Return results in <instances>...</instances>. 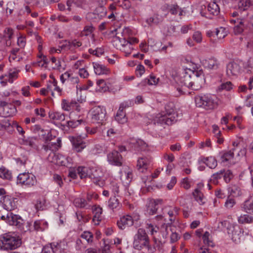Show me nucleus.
Wrapping results in <instances>:
<instances>
[{
    "label": "nucleus",
    "mask_w": 253,
    "mask_h": 253,
    "mask_svg": "<svg viewBox=\"0 0 253 253\" xmlns=\"http://www.w3.org/2000/svg\"><path fill=\"white\" fill-rule=\"evenodd\" d=\"M132 173L130 171L124 172L121 176V179L126 184H129L132 179Z\"/></svg>",
    "instance_id": "obj_52"
},
{
    "label": "nucleus",
    "mask_w": 253,
    "mask_h": 253,
    "mask_svg": "<svg viewBox=\"0 0 253 253\" xmlns=\"http://www.w3.org/2000/svg\"><path fill=\"white\" fill-rule=\"evenodd\" d=\"M123 158L117 151H113L107 155V160L109 164L117 166H121L122 164Z\"/></svg>",
    "instance_id": "obj_16"
},
{
    "label": "nucleus",
    "mask_w": 253,
    "mask_h": 253,
    "mask_svg": "<svg viewBox=\"0 0 253 253\" xmlns=\"http://www.w3.org/2000/svg\"><path fill=\"white\" fill-rule=\"evenodd\" d=\"M236 150L235 148L232 149V150L224 153L221 156V162L225 163L233 159L234 155V152Z\"/></svg>",
    "instance_id": "obj_39"
},
{
    "label": "nucleus",
    "mask_w": 253,
    "mask_h": 253,
    "mask_svg": "<svg viewBox=\"0 0 253 253\" xmlns=\"http://www.w3.org/2000/svg\"><path fill=\"white\" fill-rule=\"evenodd\" d=\"M158 81L159 79H156V78L154 76H151L149 79H144L138 84V86L145 85L146 84H149L150 85H155L158 83Z\"/></svg>",
    "instance_id": "obj_48"
},
{
    "label": "nucleus",
    "mask_w": 253,
    "mask_h": 253,
    "mask_svg": "<svg viewBox=\"0 0 253 253\" xmlns=\"http://www.w3.org/2000/svg\"><path fill=\"white\" fill-rule=\"evenodd\" d=\"M179 210V209L177 207H174L173 209H169V210H165V211L169 216V221L170 223H172L175 220V216L178 214Z\"/></svg>",
    "instance_id": "obj_34"
},
{
    "label": "nucleus",
    "mask_w": 253,
    "mask_h": 253,
    "mask_svg": "<svg viewBox=\"0 0 253 253\" xmlns=\"http://www.w3.org/2000/svg\"><path fill=\"white\" fill-rule=\"evenodd\" d=\"M162 201L151 199L149 200L146 205L145 214L146 215H154L157 213V210L160 208Z\"/></svg>",
    "instance_id": "obj_11"
},
{
    "label": "nucleus",
    "mask_w": 253,
    "mask_h": 253,
    "mask_svg": "<svg viewBox=\"0 0 253 253\" xmlns=\"http://www.w3.org/2000/svg\"><path fill=\"white\" fill-rule=\"evenodd\" d=\"M232 88V84L230 82H227L225 83L222 84L218 88L219 90H226L227 91L230 90Z\"/></svg>",
    "instance_id": "obj_61"
},
{
    "label": "nucleus",
    "mask_w": 253,
    "mask_h": 253,
    "mask_svg": "<svg viewBox=\"0 0 253 253\" xmlns=\"http://www.w3.org/2000/svg\"><path fill=\"white\" fill-rule=\"evenodd\" d=\"M123 38H120L119 36H115L112 39V44L114 47L117 49H120L123 45H124L126 41V37L123 35Z\"/></svg>",
    "instance_id": "obj_28"
},
{
    "label": "nucleus",
    "mask_w": 253,
    "mask_h": 253,
    "mask_svg": "<svg viewBox=\"0 0 253 253\" xmlns=\"http://www.w3.org/2000/svg\"><path fill=\"white\" fill-rule=\"evenodd\" d=\"M163 20V17L158 14H155L152 16L147 18L146 22L148 25L152 26L157 25L162 22Z\"/></svg>",
    "instance_id": "obj_27"
},
{
    "label": "nucleus",
    "mask_w": 253,
    "mask_h": 253,
    "mask_svg": "<svg viewBox=\"0 0 253 253\" xmlns=\"http://www.w3.org/2000/svg\"><path fill=\"white\" fill-rule=\"evenodd\" d=\"M92 121L98 124H103L106 120V111L103 106H95L91 110Z\"/></svg>",
    "instance_id": "obj_5"
},
{
    "label": "nucleus",
    "mask_w": 253,
    "mask_h": 253,
    "mask_svg": "<svg viewBox=\"0 0 253 253\" xmlns=\"http://www.w3.org/2000/svg\"><path fill=\"white\" fill-rule=\"evenodd\" d=\"M191 72H193L188 70L183 73L180 78V82L182 85L191 89L193 76H191Z\"/></svg>",
    "instance_id": "obj_20"
},
{
    "label": "nucleus",
    "mask_w": 253,
    "mask_h": 253,
    "mask_svg": "<svg viewBox=\"0 0 253 253\" xmlns=\"http://www.w3.org/2000/svg\"><path fill=\"white\" fill-rule=\"evenodd\" d=\"M16 112V109L15 107L10 104L0 111V116L3 117H8L13 116Z\"/></svg>",
    "instance_id": "obj_22"
},
{
    "label": "nucleus",
    "mask_w": 253,
    "mask_h": 253,
    "mask_svg": "<svg viewBox=\"0 0 253 253\" xmlns=\"http://www.w3.org/2000/svg\"><path fill=\"white\" fill-rule=\"evenodd\" d=\"M152 158L149 156H144L138 158L137 162V169L141 172H145L150 166Z\"/></svg>",
    "instance_id": "obj_13"
},
{
    "label": "nucleus",
    "mask_w": 253,
    "mask_h": 253,
    "mask_svg": "<svg viewBox=\"0 0 253 253\" xmlns=\"http://www.w3.org/2000/svg\"><path fill=\"white\" fill-rule=\"evenodd\" d=\"M244 68L248 72H251L253 69V58H250L244 64Z\"/></svg>",
    "instance_id": "obj_60"
},
{
    "label": "nucleus",
    "mask_w": 253,
    "mask_h": 253,
    "mask_svg": "<svg viewBox=\"0 0 253 253\" xmlns=\"http://www.w3.org/2000/svg\"><path fill=\"white\" fill-rule=\"evenodd\" d=\"M128 106L127 103L125 102L122 103L120 104L115 116V120L119 123L124 124L127 122V118L126 117L125 109Z\"/></svg>",
    "instance_id": "obj_14"
},
{
    "label": "nucleus",
    "mask_w": 253,
    "mask_h": 253,
    "mask_svg": "<svg viewBox=\"0 0 253 253\" xmlns=\"http://www.w3.org/2000/svg\"><path fill=\"white\" fill-rule=\"evenodd\" d=\"M19 72L20 70L16 68L10 69L8 74L5 75V81L11 84L13 83V81L18 78Z\"/></svg>",
    "instance_id": "obj_26"
},
{
    "label": "nucleus",
    "mask_w": 253,
    "mask_h": 253,
    "mask_svg": "<svg viewBox=\"0 0 253 253\" xmlns=\"http://www.w3.org/2000/svg\"><path fill=\"white\" fill-rule=\"evenodd\" d=\"M93 29L92 25H87L84 27V30L81 32V35L87 36L92 33Z\"/></svg>",
    "instance_id": "obj_63"
},
{
    "label": "nucleus",
    "mask_w": 253,
    "mask_h": 253,
    "mask_svg": "<svg viewBox=\"0 0 253 253\" xmlns=\"http://www.w3.org/2000/svg\"><path fill=\"white\" fill-rule=\"evenodd\" d=\"M203 65L209 69L215 70L218 68V62L216 59L211 58L203 61Z\"/></svg>",
    "instance_id": "obj_24"
},
{
    "label": "nucleus",
    "mask_w": 253,
    "mask_h": 253,
    "mask_svg": "<svg viewBox=\"0 0 253 253\" xmlns=\"http://www.w3.org/2000/svg\"><path fill=\"white\" fill-rule=\"evenodd\" d=\"M208 11L212 15H217L219 12V7L215 1L211 2L208 6Z\"/></svg>",
    "instance_id": "obj_35"
},
{
    "label": "nucleus",
    "mask_w": 253,
    "mask_h": 253,
    "mask_svg": "<svg viewBox=\"0 0 253 253\" xmlns=\"http://www.w3.org/2000/svg\"><path fill=\"white\" fill-rule=\"evenodd\" d=\"M193 196L195 199V200L199 202L200 203H204V202L203 201V195L201 191L198 189H196L193 193Z\"/></svg>",
    "instance_id": "obj_55"
},
{
    "label": "nucleus",
    "mask_w": 253,
    "mask_h": 253,
    "mask_svg": "<svg viewBox=\"0 0 253 253\" xmlns=\"http://www.w3.org/2000/svg\"><path fill=\"white\" fill-rule=\"evenodd\" d=\"M93 212L94 213L93 221L95 224H98L99 222L101 220L102 209L99 206H94L93 208Z\"/></svg>",
    "instance_id": "obj_29"
},
{
    "label": "nucleus",
    "mask_w": 253,
    "mask_h": 253,
    "mask_svg": "<svg viewBox=\"0 0 253 253\" xmlns=\"http://www.w3.org/2000/svg\"><path fill=\"white\" fill-rule=\"evenodd\" d=\"M48 161L55 165L68 167L72 162V160L69 157H65L61 154H56L51 152L47 157Z\"/></svg>",
    "instance_id": "obj_4"
},
{
    "label": "nucleus",
    "mask_w": 253,
    "mask_h": 253,
    "mask_svg": "<svg viewBox=\"0 0 253 253\" xmlns=\"http://www.w3.org/2000/svg\"><path fill=\"white\" fill-rule=\"evenodd\" d=\"M154 241L155 244L153 247H152L149 244V239L145 230L139 228L134 237L133 247L138 250H141L145 247L149 253H153L156 251L157 247L159 248L160 243V242L157 241L155 238Z\"/></svg>",
    "instance_id": "obj_1"
},
{
    "label": "nucleus",
    "mask_w": 253,
    "mask_h": 253,
    "mask_svg": "<svg viewBox=\"0 0 253 253\" xmlns=\"http://www.w3.org/2000/svg\"><path fill=\"white\" fill-rule=\"evenodd\" d=\"M61 146V140L60 138H58L56 142H50L42 146V148L46 151L51 150V152H54L58 150Z\"/></svg>",
    "instance_id": "obj_23"
},
{
    "label": "nucleus",
    "mask_w": 253,
    "mask_h": 253,
    "mask_svg": "<svg viewBox=\"0 0 253 253\" xmlns=\"http://www.w3.org/2000/svg\"><path fill=\"white\" fill-rule=\"evenodd\" d=\"M31 12L30 7L28 5L24 6L18 10L17 13L16 18L18 20H21L22 16L26 12L27 14L30 13Z\"/></svg>",
    "instance_id": "obj_50"
},
{
    "label": "nucleus",
    "mask_w": 253,
    "mask_h": 253,
    "mask_svg": "<svg viewBox=\"0 0 253 253\" xmlns=\"http://www.w3.org/2000/svg\"><path fill=\"white\" fill-rule=\"evenodd\" d=\"M133 217L130 215H126L121 217L117 221L118 227L121 229H124L126 227L131 226L133 224Z\"/></svg>",
    "instance_id": "obj_19"
},
{
    "label": "nucleus",
    "mask_w": 253,
    "mask_h": 253,
    "mask_svg": "<svg viewBox=\"0 0 253 253\" xmlns=\"http://www.w3.org/2000/svg\"><path fill=\"white\" fill-rule=\"evenodd\" d=\"M22 244L21 239L10 233L0 235V250L8 251L15 250Z\"/></svg>",
    "instance_id": "obj_2"
},
{
    "label": "nucleus",
    "mask_w": 253,
    "mask_h": 253,
    "mask_svg": "<svg viewBox=\"0 0 253 253\" xmlns=\"http://www.w3.org/2000/svg\"><path fill=\"white\" fill-rule=\"evenodd\" d=\"M215 34L218 39H222L227 35V33L225 28L220 27L216 29Z\"/></svg>",
    "instance_id": "obj_56"
},
{
    "label": "nucleus",
    "mask_w": 253,
    "mask_h": 253,
    "mask_svg": "<svg viewBox=\"0 0 253 253\" xmlns=\"http://www.w3.org/2000/svg\"><path fill=\"white\" fill-rule=\"evenodd\" d=\"M109 188L111 190L112 192L114 194L115 196L116 195L119 196L120 186L116 181H112L110 183Z\"/></svg>",
    "instance_id": "obj_46"
},
{
    "label": "nucleus",
    "mask_w": 253,
    "mask_h": 253,
    "mask_svg": "<svg viewBox=\"0 0 253 253\" xmlns=\"http://www.w3.org/2000/svg\"><path fill=\"white\" fill-rule=\"evenodd\" d=\"M0 177L9 180L11 178V174L6 169H0Z\"/></svg>",
    "instance_id": "obj_57"
},
{
    "label": "nucleus",
    "mask_w": 253,
    "mask_h": 253,
    "mask_svg": "<svg viewBox=\"0 0 253 253\" xmlns=\"http://www.w3.org/2000/svg\"><path fill=\"white\" fill-rule=\"evenodd\" d=\"M133 49V48L130 43L126 40L124 45H123V47L120 50L125 53V56H127L131 53Z\"/></svg>",
    "instance_id": "obj_49"
},
{
    "label": "nucleus",
    "mask_w": 253,
    "mask_h": 253,
    "mask_svg": "<svg viewBox=\"0 0 253 253\" xmlns=\"http://www.w3.org/2000/svg\"><path fill=\"white\" fill-rule=\"evenodd\" d=\"M82 123H84V121L82 119L78 120H70L67 122L68 126L71 128L76 127L79 125L81 124Z\"/></svg>",
    "instance_id": "obj_58"
},
{
    "label": "nucleus",
    "mask_w": 253,
    "mask_h": 253,
    "mask_svg": "<svg viewBox=\"0 0 253 253\" xmlns=\"http://www.w3.org/2000/svg\"><path fill=\"white\" fill-rule=\"evenodd\" d=\"M238 221L241 224L252 223L253 217L248 214L241 215L238 217Z\"/></svg>",
    "instance_id": "obj_44"
},
{
    "label": "nucleus",
    "mask_w": 253,
    "mask_h": 253,
    "mask_svg": "<svg viewBox=\"0 0 253 253\" xmlns=\"http://www.w3.org/2000/svg\"><path fill=\"white\" fill-rule=\"evenodd\" d=\"M243 208L247 212L253 213V194L245 201Z\"/></svg>",
    "instance_id": "obj_31"
},
{
    "label": "nucleus",
    "mask_w": 253,
    "mask_h": 253,
    "mask_svg": "<svg viewBox=\"0 0 253 253\" xmlns=\"http://www.w3.org/2000/svg\"><path fill=\"white\" fill-rule=\"evenodd\" d=\"M60 245L57 243H53L45 246L41 253H65L60 250Z\"/></svg>",
    "instance_id": "obj_21"
},
{
    "label": "nucleus",
    "mask_w": 253,
    "mask_h": 253,
    "mask_svg": "<svg viewBox=\"0 0 253 253\" xmlns=\"http://www.w3.org/2000/svg\"><path fill=\"white\" fill-rule=\"evenodd\" d=\"M211 238V235L208 231H206L204 233L203 236L204 243L205 245H207L208 247H213L214 246V244Z\"/></svg>",
    "instance_id": "obj_45"
},
{
    "label": "nucleus",
    "mask_w": 253,
    "mask_h": 253,
    "mask_svg": "<svg viewBox=\"0 0 253 253\" xmlns=\"http://www.w3.org/2000/svg\"><path fill=\"white\" fill-rule=\"evenodd\" d=\"M17 183L31 187L37 183V179L32 173L24 172L19 174L17 176Z\"/></svg>",
    "instance_id": "obj_7"
},
{
    "label": "nucleus",
    "mask_w": 253,
    "mask_h": 253,
    "mask_svg": "<svg viewBox=\"0 0 253 253\" xmlns=\"http://www.w3.org/2000/svg\"><path fill=\"white\" fill-rule=\"evenodd\" d=\"M80 238L84 240L87 244H91L93 242V235L89 231H84L80 235Z\"/></svg>",
    "instance_id": "obj_41"
},
{
    "label": "nucleus",
    "mask_w": 253,
    "mask_h": 253,
    "mask_svg": "<svg viewBox=\"0 0 253 253\" xmlns=\"http://www.w3.org/2000/svg\"><path fill=\"white\" fill-rule=\"evenodd\" d=\"M69 139L73 145V149L76 152H80L85 148L86 143L81 137L70 136Z\"/></svg>",
    "instance_id": "obj_15"
},
{
    "label": "nucleus",
    "mask_w": 253,
    "mask_h": 253,
    "mask_svg": "<svg viewBox=\"0 0 253 253\" xmlns=\"http://www.w3.org/2000/svg\"><path fill=\"white\" fill-rule=\"evenodd\" d=\"M196 105L206 110L213 109L218 105V98L211 94H200L195 98Z\"/></svg>",
    "instance_id": "obj_3"
},
{
    "label": "nucleus",
    "mask_w": 253,
    "mask_h": 253,
    "mask_svg": "<svg viewBox=\"0 0 253 253\" xmlns=\"http://www.w3.org/2000/svg\"><path fill=\"white\" fill-rule=\"evenodd\" d=\"M55 84H57V82L55 79H53L52 81L49 82L47 84V88H46L47 91L51 92L52 96H54V93L53 91V89L54 86L55 85Z\"/></svg>",
    "instance_id": "obj_59"
},
{
    "label": "nucleus",
    "mask_w": 253,
    "mask_h": 253,
    "mask_svg": "<svg viewBox=\"0 0 253 253\" xmlns=\"http://www.w3.org/2000/svg\"><path fill=\"white\" fill-rule=\"evenodd\" d=\"M169 11L172 15H175L179 13V16L183 15V11L177 4H170L168 6Z\"/></svg>",
    "instance_id": "obj_37"
},
{
    "label": "nucleus",
    "mask_w": 253,
    "mask_h": 253,
    "mask_svg": "<svg viewBox=\"0 0 253 253\" xmlns=\"http://www.w3.org/2000/svg\"><path fill=\"white\" fill-rule=\"evenodd\" d=\"M94 72L97 75L107 74L108 69L103 65L98 63H93Z\"/></svg>",
    "instance_id": "obj_30"
},
{
    "label": "nucleus",
    "mask_w": 253,
    "mask_h": 253,
    "mask_svg": "<svg viewBox=\"0 0 253 253\" xmlns=\"http://www.w3.org/2000/svg\"><path fill=\"white\" fill-rule=\"evenodd\" d=\"M250 5V0H240L238 3L239 8L243 10H247Z\"/></svg>",
    "instance_id": "obj_53"
},
{
    "label": "nucleus",
    "mask_w": 253,
    "mask_h": 253,
    "mask_svg": "<svg viewBox=\"0 0 253 253\" xmlns=\"http://www.w3.org/2000/svg\"><path fill=\"white\" fill-rule=\"evenodd\" d=\"M73 204L76 207L81 209L84 208L88 205L87 201L84 199L80 197L75 198L74 200Z\"/></svg>",
    "instance_id": "obj_40"
},
{
    "label": "nucleus",
    "mask_w": 253,
    "mask_h": 253,
    "mask_svg": "<svg viewBox=\"0 0 253 253\" xmlns=\"http://www.w3.org/2000/svg\"><path fill=\"white\" fill-rule=\"evenodd\" d=\"M13 35V30L12 28L8 27L4 30V36L8 40H10L12 39Z\"/></svg>",
    "instance_id": "obj_64"
},
{
    "label": "nucleus",
    "mask_w": 253,
    "mask_h": 253,
    "mask_svg": "<svg viewBox=\"0 0 253 253\" xmlns=\"http://www.w3.org/2000/svg\"><path fill=\"white\" fill-rule=\"evenodd\" d=\"M86 247V244L82 240L81 238H78L76 241L75 248L76 250L82 251Z\"/></svg>",
    "instance_id": "obj_54"
},
{
    "label": "nucleus",
    "mask_w": 253,
    "mask_h": 253,
    "mask_svg": "<svg viewBox=\"0 0 253 253\" xmlns=\"http://www.w3.org/2000/svg\"><path fill=\"white\" fill-rule=\"evenodd\" d=\"M165 216H163L162 215H158L156 216V219L158 221H161V226L160 227V229L161 232L163 233V237L167 238L168 235L169 233V228L170 227V222H167L166 218L165 217Z\"/></svg>",
    "instance_id": "obj_17"
},
{
    "label": "nucleus",
    "mask_w": 253,
    "mask_h": 253,
    "mask_svg": "<svg viewBox=\"0 0 253 253\" xmlns=\"http://www.w3.org/2000/svg\"><path fill=\"white\" fill-rule=\"evenodd\" d=\"M244 19L237 18V24L234 27L233 31L236 35L241 34L245 28L244 24Z\"/></svg>",
    "instance_id": "obj_33"
},
{
    "label": "nucleus",
    "mask_w": 253,
    "mask_h": 253,
    "mask_svg": "<svg viewBox=\"0 0 253 253\" xmlns=\"http://www.w3.org/2000/svg\"><path fill=\"white\" fill-rule=\"evenodd\" d=\"M173 106L174 105L172 103H169L166 106L165 108L167 112V114L164 115L159 119L160 122L162 124L171 125L176 122L175 115L174 114H172L174 111Z\"/></svg>",
    "instance_id": "obj_6"
},
{
    "label": "nucleus",
    "mask_w": 253,
    "mask_h": 253,
    "mask_svg": "<svg viewBox=\"0 0 253 253\" xmlns=\"http://www.w3.org/2000/svg\"><path fill=\"white\" fill-rule=\"evenodd\" d=\"M224 173V170H221L219 172L213 174L210 179V181L215 184L218 183V179H220Z\"/></svg>",
    "instance_id": "obj_51"
},
{
    "label": "nucleus",
    "mask_w": 253,
    "mask_h": 253,
    "mask_svg": "<svg viewBox=\"0 0 253 253\" xmlns=\"http://www.w3.org/2000/svg\"><path fill=\"white\" fill-rule=\"evenodd\" d=\"M89 177L91 178L93 183L100 187L104 185L105 181L102 178V172L99 169L95 167L89 168Z\"/></svg>",
    "instance_id": "obj_8"
},
{
    "label": "nucleus",
    "mask_w": 253,
    "mask_h": 253,
    "mask_svg": "<svg viewBox=\"0 0 253 253\" xmlns=\"http://www.w3.org/2000/svg\"><path fill=\"white\" fill-rule=\"evenodd\" d=\"M16 199H14V198L9 196H3L0 201V203L1 204L2 207L7 211H12L15 209L16 207Z\"/></svg>",
    "instance_id": "obj_12"
},
{
    "label": "nucleus",
    "mask_w": 253,
    "mask_h": 253,
    "mask_svg": "<svg viewBox=\"0 0 253 253\" xmlns=\"http://www.w3.org/2000/svg\"><path fill=\"white\" fill-rule=\"evenodd\" d=\"M193 76L191 89L195 90L200 89L205 82L204 75L202 73L191 72Z\"/></svg>",
    "instance_id": "obj_10"
},
{
    "label": "nucleus",
    "mask_w": 253,
    "mask_h": 253,
    "mask_svg": "<svg viewBox=\"0 0 253 253\" xmlns=\"http://www.w3.org/2000/svg\"><path fill=\"white\" fill-rule=\"evenodd\" d=\"M77 102L76 101H68L66 99H63L61 102L62 108L66 111H70L72 108L75 106Z\"/></svg>",
    "instance_id": "obj_36"
},
{
    "label": "nucleus",
    "mask_w": 253,
    "mask_h": 253,
    "mask_svg": "<svg viewBox=\"0 0 253 253\" xmlns=\"http://www.w3.org/2000/svg\"><path fill=\"white\" fill-rule=\"evenodd\" d=\"M122 206L119 200L116 196L110 198L108 201V207L112 210H119Z\"/></svg>",
    "instance_id": "obj_32"
},
{
    "label": "nucleus",
    "mask_w": 253,
    "mask_h": 253,
    "mask_svg": "<svg viewBox=\"0 0 253 253\" xmlns=\"http://www.w3.org/2000/svg\"><path fill=\"white\" fill-rule=\"evenodd\" d=\"M49 117L50 120L57 123H61L65 120V114L60 112H49Z\"/></svg>",
    "instance_id": "obj_25"
},
{
    "label": "nucleus",
    "mask_w": 253,
    "mask_h": 253,
    "mask_svg": "<svg viewBox=\"0 0 253 253\" xmlns=\"http://www.w3.org/2000/svg\"><path fill=\"white\" fill-rule=\"evenodd\" d=\"M101 16L94 12H90L87 14V17L93 22H96L100 19Z\"/></svg>",
    "instance_id": "obj_62"
},
{
    "label": "nucleus",
    "mask_w": 253,
    "mask_h": 253,
    "mask_svg": "<svg viewBox=\"0 0 253 253\" xmlns=\"http://www.w3.org/2000/svg\"><path fill=\"white\" fill-rule=\"evenodd\" d=\"M228 233L231 235L232 240L235 243L237 244L240 242L241 239L243 236L244 231L238 226L230 225L227 227Z\"/></svg>",
    "instance_id": "obj_9"
},
{
    "label": "nucleus",
    "mask_w": 253,
    "mask_h": 253,
    "mask_svg": "<svg viewBox=\"0 0 253 253\" xmlns=\"http://www.w3.org/2000/svg\"><path fill=\"white\" fill-rule=\"evenodd\" d=\"M17 228L23 232L31 231L32 230V224L31 222L25 221L23 219L22 224H20Z\"/></svg>",
    "instance_id": "obj_38"
},
{
    "label": "nucleus",
    "mask_w": 253,
    "mask_h": 253,
    "mask_svg": "<svg viewBox=\"0 0 253 253\" xmlns=\"http://www.w3.org/2000/svg\"><path fill=\"white\" fill-rule=\"evenodd\" d=\"M77 172L81 178L89 177L90 173L89 169L85 167H79L77 169Z\"/></svg>",
    "instance_id": "obj_43"
},
{
    "label": "nucleus",
    "mask_w": 253,
    "mask_h": 253,
    "mask_svg": "<svg viewBox=\"0 0 253 253\" xmlns=\"http://www.w3.org/2000/svg\"><path fill=\"white\" fill-rule=\"evenodd\" d=\"M204 163L211 169H214L217 165L216 159L213 157L206 158L205 159Z\"/></svg>",
    "instance_id": "obj_47"
},
{
    "label": "nucleus",
    "mask_w": 253,
    "mask_h": 253,
    "mask_svg": "<svg viewBox=\"0 0 253 253\" xmlns=\"http://www.w3.org/2000/svg\"><path fill=\"white\" fill-rule=\"evenodd\" d=\"M96 84V90L97 91L105 92L109 89V87L107 85L104 80L101 79L97 81Z\"/></svg>",
    "instance_id": "obj_42"
},
{
    "label": "nucleus",
    "mask_w": 253,
    "mask_h": 253,
    "mask_svg": "<svg viewBox=\"0 0 253 253\" xmlns=\"http://www.w3.org/2000/svg\"><path fill=\"white\" fill-rule=\"evenodd\" d=\"M241 71V67L238 63L231 62L226 66V75L229 77L237 76Z\"/></svg>",
    "instance_id": "obj_18"
}]
</instances>
